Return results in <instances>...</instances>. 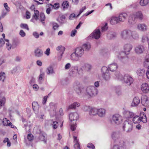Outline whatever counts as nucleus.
Instances as JSON below:
<instances>
[{
	"label": "nucleus",
	"mask_w": 149,
	"mask_h": 149,
	"mask_svg": "<svg viewBox=\"0 0 149 149\" xmlns=\"http://www.w3.org/2000/svg\"><path fill=\"white\" fill-rule=\"evenodd\" d=\"M134 40H136L139 38V35L138 33L136 31L131 30L130 37Z\"/></svg>",
	"instance_id": "nucleus-23"
},
{
	"label": "nucleus",
	"mask_w": 149,
	"mask_h": 149,
	"mask_svg": "<svg viewBox=\"0 0 149 149\" xmlns=\"http://www.w3.org/2000/svg\"><path fill=\"white\" fill-rule=\"evenodd\" d=\"M112 120L114 123L119 125L122 122V117L119 114H116L112 116Z\"/></svg>",
	"instance_id": "nucleus-8"
},
{
	"label": "nucleus",
	"mask_w": 149,
	"mask_h": 149,
	"mask_svg": "<svg viewBox=\"0 0 149 149\" xmlns=\"http://www.w3.org/2000/svg\"><path fill=\"white\" fill-rule=\"evenodd\" d=\"M87 147L90 149H95V147L94 145L92 143H89L87 145Z\"/></svg>",
	"instance_id": "nucleus-59"
},
{
	"label": "nucleus",
	"mask_w": 149,
	"mask_h": 149,
	"mask_svg": "<svg viewBox=\"0 0 149 149\" xmlns=\"http://www.w3.org/2000/svg\"><path fill=\"white\" fill-rule=\"evenodd\" d=\"M78 67L76 65L75 66H72V67L71 68V71H78Z\"/></svg>",
	"instance_id": "nucleus-61"
},
{
	"label": "nucleus",
	"mask_w": 149,
	"mask_h": 149,
	"mask_svg": "<svg viewBox=\"0 0 149 149\" xmlns=\"http://www.w3.org/2000/svg\"><path fill=\"white\" fill-rule=\"evenodd\" d=\"M134 18H138L140 20H142L143 17L142 13L141 11L136 12L135 14L134 15Z\"/></svg>",
	"instance_id": "nucleus-35"
},
{
	"label": "nucleus",
	"mask_w": 149,
	"mask_h": 149,
	"mask_svg": "<svg viewBox=\"0 0 149 149\" xmlns=\"http://www.w3.org/2000/svg\"><path fill=\"white\" fill-rule=\"evenodd\" d=\"M132 45L130 44H127L124 46V52L120 53L118 55V58L124 63L128 61V58L125 56V54H128L132 48Z\"/></svg>",
	"instance_id": "nucleus-1"
},
{
	"label": "nucleus",
	"mask_w": 149,
	"mask_h": 149,
	"mask_svg": "<svg viewBox=\"0 0 149 149\" xmlns=\"http://www.w3.org/2000/svg\"><path fill=\"white\" fill-rule=\"evenodd\" d=\"M79 58L75 52L72 53L70 56V59L73 61H78L79 60Z\"/></svg>",
	"instance_id": "nucleus-26"
},
{
	"label": "nucleus",
	"mask_w": 149,
	"mask_h": 149,
	"mask_svg": "<svg viewBox=\"0 0 149 149\" xmlns=\"http://www.w3.org/2000/svg\"><path fill=\"white\" fill-rule=\"evenodd\" d=\"M116 92L117 94L119 95L122 94V93L121 91V88L120 87H117L115 88Z\"/></svg>",
	"instance_id": "nucleus-47"
},
{
	"label": "nucleus",
	"mask_w": 149,
	"mask_h": 149,
	"mask_svg": "<svg viewBox=\"0 0 149 149\" xmlns=\"http://www.w3.org/2000/svg\"><path fill=\"white\" fill-rule=\"evenodd\" d=\"M116 36V33L113 31H109L107 35V37L109 39H113L115 38Z\"/></svg>",
	"instance_id": "nucleus-18"
},
{
	"label": "nucleus",
	"mask_w": 149,
	"mask_h": 149,
	"mask_svg": "<svg viewBox=\"0 0 149 149\" xmlns=\"http://www.w3.org/2000/svg\"><path fill=\"white\" fill-rule=\"evenodd\" d=\"M103 79L106 81L109 80L110 78V74L109 73L102 74Z\"/></svg>",
	"instance_id": "nucleus-38"
},
{
	"label": "nucleus",
	"mask_w": 149,
	"mask_h": 149,
	"mask_svg": "<svg viewBox=\"0 0 149 149\" xmlns=\"http://www.w3.org/2000/svg\"><path fill=\"white\" fill-rule=\"evenodd\" d=\"M79 117V115L77 112L71 113L69 115V118L71 121H76Z\"/></svg>",
	"instance_id": "nucleus-12"
},
{
	"label": "nucleus",
	"mask_w": 149,
	"mask_h": 149,
	"mask_svg": "<svg viewBox=\"0 0 149 149\" xmlns=\"http://www.w3.org/2000/svg\"><path fill=\"white\" fill-rule=\"evenodd\" d=\"M75 52L80 58L84 55V50L82 47H79L75 49Z\"/></svg>",
	"instance_id": "nucleus-13"
},
{
	"label": "nucleus",
	"mask_w": 149,
	"mask_h": 149,
	"mask_svg": "<svg viewBox=\"0 0 149 149\" xmlns=\"http://www.w3.org/2000/svg\"><path fill=\"white\" fill-rule=\"evenodd\" d=\"M80 106V103L77 102H74L72 104H70L68 107V109H75L76 107H78Z\"/></svg>",
	"instance_id": "nucleus-30"
},
{
	"label": "nucleus",
	"mask_w": 149,
	"mask_h": 149,
	"mask_svg": "<svg viewBox=\"0 0 149 149\" xmlns=\"http://www.w3.org/2000/svg\"><path fill=\"white\" fill-rule=\"evenodd\" d=\"M73 88L79 96L82 97L85 95V88L82 87L79 82L76 81L74 83Z\"/></svg>",
	"instance_id": "nucleus-2"
},
{
	"label": "nucleus",
	"mask_w": 149,
	"mask_h": 149,
	"mask_svg": "<svg viewBox=\"0 0 149 149\" xmlns=\"http://www.w3.org/2000/svg\"><path fill=\"white\" fill-rule=\"evenodd\" d=\"M108 28L107 24V23H105V25L102 27V31L104 32L107 30Z\"/></svg>",
	"instance_id": "nucleus-55"
},
{
	"label": "nucleus",
	"mask_w": 149,
	"mask_h": 149,
	"mask_svg": "<svg viewBox=\"0 0 149 149\" xmlns=\"http://www.w3.org/2000/svg\"><path fill=\"white\" fill-rule=\"evenodd\" d=\"M34 54L35 56L37 58L42 57L43 55V52L42 50L39 48H37L34 50Z\"/></svg>",
	"instance_id": "nucleus-11"
},
{
	"label": "nucleus",
	"mask_w": 149,
	"mask_h": 149,
	"mask_svg": "<svg viewBox=\"0 0 149 149\" xmlns=\"http://www.w3.org/2000/svg\"><path fill=\"white\" fill-rule=\"evenodd\" d=\"M45 75V73L43 72H41L39 77L38 81L39 83L41 84L42 83L41 80L43 79Z\"/></svg>",
	"instance_id": "nucleus-49"
},
{
	"label": "nucleus",
	"mask_w": 149,
	"mask_h": 149,
	"mask_svg": "<svg viewBox=\"0 0 149 149\" xmlns=\"http://www.w3.org/2000/svg\"><path fill=\"white\" fill-rule=\"evenodd\" d=\"M138 29L142 31H145L147 30V26L144 24H139L138 25Z\"/></svg>",
	"instance_id": "nucleus-32"
},
{
	"label": "nucleus",
	"mask_w": 149,
	"mask_h": 149,
	"mask_svg": "<svg viewBox=\"0 0 149 149\" xmlns=\"http://www.w3.org/2000/svg\"><path fill=\"white\" fill-rule=\"evenodd\" d=\"M91 108V107L89 106L85 105L83 107L82 109L85 111H90Z\"/></svg>",
	"instance_id": "nucleus-50"
},
{
	"label": "nucleus",
	"mask_w": 149,
	"mask_h": 149,
	"mask_svg": "<svg viewBox=\"0 0 149 149\" xmlns=\"http://www.w3.org/2000/svg\"><path fill=\"white\" fill-rule=\"evenodd\" d=\"M123 130L126 131L127 133L131 132L133 128L132 123L131 121L127 120L125 121L124 123L123 127Z\"/></svg>",
	"instance_id": "nucleus-5"
},
{
	"label": "nucleus",
	"mask_w": 149,
	"mask_h": 149,
	"mask_svg": "<svg viewBox=\"0 0 149 149\" xmlns=\"http://www.w3.org/2000/svg\"><path fill=\"white\" fill-rule=\"evenodd\" d=\"M119 145V143H116V144L114 145L113 147L111 148V149H120L119 147H121Z\"/></svg>",
	"instance_id": "nucleus-57"
},
{
	"label": "nucleus",
	"mask_w": 149,
	"mask_h": 149,
	"mask_svg": "<svg viewBox=\"0 0 149 149\" xmlns=\"http://www.w3.org/2000/svg\"><path fill=\"white\" fill-rule=\"evenodd\" d=\"M5 99L4 97H3L0 100V107H2L5 103Z\"/></svg>",
	"instance_id": "nucleus-54"
},
{
	"label": "nucleus",
	"mask_w": 149,
	"mask_h": 149,
	"mask_svg": "<svg viewBox=\"0 0 149 149\" xmlns=\"http://www.w3.org/2000/svg\"><path fill=\"white\" fill-rule=\"evenodd\" d=\"M33 109L36 114H37L39 109V105L36 102H33L32 104Z\"/></svg>",
	"instance_id": "nucleus-19"
},
{
	"label": "nucleus",
	"mask_w": 149,
	"mask_h": 149,
	"mask_svg": "<svg viewBox=\"0 0 149 149\" xmlns=\"http://www.w3.org/2000/svg\"><path fill=\"white\" fill-rule=\"evenodd\" d=\"M140 103V100L138 97H135L131 104V106L135 107L137 106Z\"/></svg>",
	"instance_id": "nucleus-31"
},
{
	"label": "nucleus",
	"mask_w": 149,
	"mask_h": 149,
	"mask_svg": "<svg viewBox=\"0 0 149 149\" xmlns=\"http://www.w3.org/2000/svg\"><path fill=\"white\" fill-rule=\"evenodd\" d=\"M39 139L41 141H44L45 143H46V140L45 139V137L43 135H40Z\"/></svg>",
	"instance_id": "nucleus-53"
},
{
	"label": "nucleus",
	"mask_w": 149,
	"mask_h": 149,
	"mask_svg": "<svg viewBox=\"0 0 149 149\" xmlns=\"http://www.w3.org/2000/svg\"><path fill=\"white\" fill-rule=\"evenodd\" d=\"M34 13V14L31 20V21L33 22H34V19L36 20L38 19L39 15V12L38 10H35Z\"/></svg>",
	"instance_id": "nucleus-27"
},
{
	"label": "nucleus",
	"mask_w": 149,
	"mask_h": 149,
	"mask_svg": "<svg viewBox=\"0 0 149 149\" xmlns=\"http://www.w3.org/2000/svg\"><path fill=\"white\" fill-rule=\"evenodd\" d=\"M115 75L118 79L120 80H123L124 77L119 72H116Z\"/></svg>",
	"instance_id": "nucleus-41"
},
{
	"label": "nucleus",
	"mask_w": 149,
	"mask_h": 149,
	"mask_svg": "<svg viewBox=\"0 0 149 149\" xmlns=\"http://www.w3.org/2000/svg\"><path fill=\"white\" fill-rule=\"evenodd\" d=\"M141 90L144 93H147L149 92V85L148 84H143L141 87Z\"/></svg>",
	"instance_id": "nucleus-14"
},
{
	"label": "nucleus",
	"mask_w": 149,
	"mask_h": 149,
	"mask_svg": "<svg viewBox=\"0 0 149 149\" xmlns=\"http://www.w3.org/2000/svg\"><path fill=\"white\" fill-rule=\"evenodd\" d=\"M102 74H106V73H109V69L108 68L105 66H103L102 67L101 69Z\"/></svg>",
	"instance_id": "nucleus-43"
},
{
	"label": "nucleus",
	"mask_w": 149,
	"mask_h": 149,
	"mask_svg": "<svg viewBox=\"0 0 149 149\" xmlns=\"http://www.w3.org/2000/svg\"><path fill=\"white\" fill-rule=\"evenodd\" d=\"M120 22L118 17H113L111 18L110 23L112 25H114L119 23Z\"/></svg>",
	"instance_id": "nucleus-33"
},
{
	"label": "nucleus",
	"mask_w": 149,
	"mask_h": 149,
	"mask_svg": "<svg viewBox=\"0 0 149 149\" xmlns=\"http://www.w3.org/2000/svg\"><path fill=\"white\" fill-rule=\"evenodd\" d=\"M144 66L146 68L149 67V62L147 61H145L143 63Z\"/></svg>",
	"instance_id": "nucleus-64"
},
{
	"label": "nucleus",
	"mask_w": 149,
	"mask_h": 149,
	"mask_svg": "<svg viewBox=\"0 0 149 149\" xmlns=\"http://www.w3.org/2000/svg\"><path fill=\"white\" fill-rule=\"evenodd\" d=\"M19 44L18 40L16 39H14L13 40L12 43V48H15Z\"/></svg>",
	"instance_id": "nucleus-44"
},
{
	"label": "nucleus",
	"mask_w": 149,
	"mask_h": 149,
	"mask_svg": "<svg viewBox=\"0 0 149 149\" xmlns=\"http://www.w3.org/2000/svg\"><path fill=\"white\" fill-rule=\"evenodd\" d=\"M20 27L22 28L26 29L28 31L29 30V28L27 24L22 23L20 25Z\"/></svg>",
	"instance_id": "nucleus-48"
},
{
	"label": "nucleus",
	"mask_w": 149,
	"mask_h": 149,
	"mask_svg": "<svg viewBox=\"0 0 149 149\" xmlns=\"http://www.w3.org/2000/svg\"><path fill=\"white\" fill-rule=\"evenodd\" d=\"M101 36V33L99 29H96L90 35V37L96 39H99Z\"/></svg>",
	"instance_id": "nucleus-9"
},
{
	"label": "nucleus",
	"mask_w": 149,
	"mask_h": 149,
	"mask_svg": "<svg viewBox=\"0 0 149 149\" xmlns=\"http://www.w3.org/2000/svg\"><path fill=\"white\" fill-rule=\"evenodd\" d=\"M56 50L58 51V53L61 57L62 56L65 50V48L62 46H59L56 48Z\"/></svg>",
	"instance_id": "nucleus-28"
},
{
	"label": "nucleus",
	"mask_w": 149,
	"mask_h": 149,
	"mask_svg": "<svg viewBox=\"0 0 149 149\" xmlns=\"http://www.w3.org/2000/svg\"><path fill=\"white\" fill-rule=\"evenodd\" d=\"M106 113V110L104 109L100 108L98 109L97 115L100 117L105 116Z\"/></svg>",
	"instance_id": "nucleus-17"
},
{
	"label": "nucleus",
	"mask_w": 149,
	"mask_h": 149,
	"mask_svg": "<svg viewBox=\"0 0 149 149\" xmlns=\"http://www.w3.org/2000/svg\"><path fill=\"white\" fill-rule=\"evenodd\" d=\"M149 3V0H141L140 5L142 6H146Z\"/></svg>",
	"instance_id": "nucleus-42"
},
{
	"label": "nucleus",
	"mask_w": 149,
	"mask_h": 149,
	"mask_svg": "<svg viewBox=\"0 0 149 149\" xmlns=\"http://www.w3.org/2000/svg\"><path fill=\"white\" fill-rule=\"evenodd\" d=\"M124 82L128 86H130L133 82V79L129 74H125L123 77Z\"/></svg>",
	"instance_id": "nucleus-7"
},
{
	"label": "nucleus",
	"mask_w": 149,
	"mask_h": 149,
	"mask_svg": "<svg viewBox=\"0 0 149 149\" xmlns=\"http://www.w3.org/2000/svg\"><path fill=\"white\" fill-rule=\"evenodd\" d=\"M98 109L95 107H91L89 111V113L90 116H95L97 115Z\"/></svg>",
	"instance_id": "nucleus-24"
},
{
	"label": "nucleus",
	"mask_w": 149,
	"mask_h": 149,
	"mask_svg": "<svg viewBox=\"0 0 149 149\" xmlns=\"http://www.w3.org/2000/svg\"><path fill=\"white\" fill-rule=\"evenodd\" d=\"M118 68V65L116 63L111 64L108 66L109 70L111 72H114Z\"/></svg>",
	"instance_id": "nucleus-20"
},
{
	"label": "nucleus",
	"mask_w": 149,
	"mask_h": 149,
	"mask_svg": "<svg viewBox=\"0 0 149 149\" xmlns=\"http://www.w3.org/2000/svg\"><path fill=\"white\" fill-rule=\"evenodd\" d=\"M121 134L118 131L113 132L111 134V137L114 142L119 143V146H123L124 142L123 140H121Z\"/></svg>",
	"instance_id": "nucleus-3"
},
{
	"label": "nucleus",
	"mask_w": 149,
	"mask_h": 149,
	"mask_svg": "<svg viewBox=\"0 0 149 149\" xmlns=\"http://www.w3.org/2000/svg\"><path fill=\"white\" fill-rule=\"evenodd\" d=\"M141 102L143 105L146 107H149V99L146 95H143L142 97Z\"/></svg>",
	"instance_id": "nucleus-10"
},
{
	"label": "nucleus",
	"mask_w": 149,
	"mask_h": 149,
	"mask_svg": "<svg viewBox=\"0 0 149 149\" xmlns=\"http://www.w3.org/2000/svg\"><path fill=\"white\" fill-rule=\"evenodd\" d=\"M27 139L29 141H32L33 139V136L31 134H29L27 136Z\"/></svg>",
	"instance_id": "nucleus-62"
},
{
	"label": "nucleus",
	"mask_w": 149,
	"mask_h": 149,
	"mask_svg": "<svg viewBox=\"0 0 149 149\" xmlns=\"http://www.w3.org/2000/svg\"><path fill=\"white\" fill-rule=\"evenodd\" d=\"M53 128L56 129L58 125V122L56 121H54L52 124Z\"/></svg>",
	"instance_id": "nucleus-60"
},
{
	"label": "nucleus",
	"mask_w": 149,
	"mask_h": 149,
	"mask_svg": "<svg viewBox=\"0 0 149 149\" xmlns=\"http://www.w3.org/2000/svg\"><path fill=\"white\" fill-rule=\"evenodd\" d=\"M62 6L63 9H67L69 6V3L67 1H64L62 4Z\"/></svg>",
	"instance_id": "nucleus-46"
},
{
	"label": "nucleus",
	"mask_w": 149,
	"mask_h": 149,
	"mask_svg": "<svg viewBox=\"0 0 149 149\" xmlns=\"http://www.w3.org/2000/svg\"><path fill=\"white\" fill-rule=\"evenodd\" d=\"M131 30L125 29L121 32L120 36L122 39L124 40H128L130 38Z\"/></svg>",
	"instance_id": "nucleus-6"
},
{
	"label": "nucleus",
	"mask_w": 149,
	"mask_h": 149,
	"mask_svg": "<svg viewBox=\"0 0 149 149\" xmlns=\"http://www.w3.org/2000/svg\"><path fill=\"white\" fill-rule=\"evenodd\" d=\"M132 121L134 123H138L141 122V119L139 116L135 115L133 117Z\"/></svg>",
	"instance_id": "nucleus-36"
},
{
	"label": "nucleus",
	"mask_w": 149,
	"mask_h": 149,
	"mask_svg": "<svg viewBox=\"0 0 149 149\" xmlns=\"http://www.w3.org/2000/svg\"><path fill=\"white\" fill-rule=\"evenodd\" d=\"M19 35L21 37H24L26 36V33L22 30H21L19 33Z\"/></svg>",
	"instance_id": "nucleus-63"
},
{
	"label": "nucleus",
	"mask_w": 149,
	"mask_h": 149,
	"mask_svg": "<svg viewBox=\"0 0 149 149\" xmlns=\"http://www.w3.org/2000/svg\"><path fill=\"white\" fill-rule=\"evenodd\" d=\"M40 20L43 25L45 24V23L43 22L45 19V17L44 14L43 13H41L40 14Z\"/></svg>",
	"instance_id": "nucleus-40"
},
{
	"label": "nucleus",
	"mask_w": 149,
	"mask_h": 149,
	"mask_svg": "<svg viewBox=\"0 0 149 149\" xmlns=\"http://www.w3.org/2000/svg\"><path fill=\"white\" fill-rule=\"evenodd\" d=\"M83 49H84L85 51H88L91 48V45L90 43H86L84 44L82 47Z\"/></svg>",
	"instance_id": "nucleus-37"
},
{
	"label": "nucleus",
	"mask_w": 149,
	"mask_h": 149,
	"mask_svg": "<svg viewBox=\"0 0 149 149\" xmlns=\"http://www.w3.org/2000/svg\"><path fill=\"white\" fill-rule=\"evenodd\" d=\"M6 78V74L4 72H1L0 73V80L4 82Z\"/></svg>",
	"instance_id": "nucleus-45"
},
{
	"label": "nucleus",
	"mask_w": 149,
	"mask_h": 149,
	"mask_svg": "<svg viewBox=\"0 0 149 149\" xmlns=\"http://www.w3.org/2000/svg\"><path fill=\"white\" fill-rule=\"evenodd\" d=\"M149 38L146 36H143L142 37V42H145L147 41Z\"/></svg>",
	"instance_id": "nucleus-58"
},
{
	"label": "nucleus",
	"mask_w": 149,
	"mask_h": 149,
	"mask_svg": "<svg viewBox=\"0 0 149 149\" xmlns=\"http://www.w3.org/2000/svg\"><path fill=\"white\" fill-rule=\"evenodd\" d=\"M98 93V90L94 86H90L85 88V95L90 96L96 95Z\"/></svg>",
	"instance_id": "nucleus-4"
},
{
	"label": "nucleus",
	"mask_w": 149,
	"mask_h": 149,
	"mask_svg": "<svg viewBox=\"0 0 149 149\" xmlns=\"http://www.w3.org/2000/svg\"><path fill=\"white\" fill-rule=\"evenodd\" d=\"M127 15L125 13H121L119 14L118 18L120 22H124L127 18Z\"/></svg>",
	"instance_id": "nucleus-22"
},
{
	"label": "nucleus",
	"mask_w": 149,
	"mask_h": 149,
	"mask_svg": "<svg viewBox=\"0 0 149 149\" xmlns=\"http://www.w3.org/2000/svg\"><path fill=\"white\" fill-rule=\"evenodd\" d=\"M92 68V65L88 63H85L82 66L81 69L87 71H90Z\"/></svg>",
	"instance_id": "nucleus-25"
},
{
	"label": "nucleus",
	"mask_w": 149,
	"mask_h": 149,
	"mask_svg": "<svg viewBox=\"0 0 149 149\" xmlns=\"http://www.w3.org/2000/svg\"><path fill=\"white\" fill-rule=\"evenodd\" d=\"M46 72L48 75L52 74L55 73L53 68L52 66H49L47 68Z\"/></svg>",
	"instance_id": "nucleus-34"
},
{
	"label": "nucleus",
	"mask_w": 149,
	"mask_h": 149,
	"mask_svg": "<svg viewBox=\"0 0 149 149\" xmlns=\"http://www.w3.org/2000/svg\"><path fill=\"white\" fill-rule=\"evenodd\" d=\"M136 73L139 76H143L144 74L145 70L144 69H139L137 70Z\"/></svg>",
	"instance_id": "nucleus-39"
},
{
	"label": "nucleus",
	"mask_w": 149,
	"mask_h": 149,
	"mask_svg": "<svg viewBox=\"0 0 149 149\" xmlns=\"http://www.w3.org/2000/svg\"><path fill=\"white\" fill-rule=\"evenodd\" d=\"M144 47L142 45H139L136 46L135 48V52L138 54H141L143 53L144 51Z\"/></svg>",
	"instance_id": "nucleus-15"
},
{
	"label": "nucleus",
	"mask_w": 149,
	"mask_h": 149,
	"mask_svg": "<svg viewBox=\"0 0 149 149\" xmlns=\"http://www.w3.org/2000/svg\"><path fill=\"white\" fill-rule=\"evenodd\" d=\"M52 24L53 25V28L54 30L57 29L59 26L58 24L56 22H53L52 23Z\"/></svg>",
	"instance_id": "nucleus-52"
},
{
	"label": "nucleus",
	"mask_w": 149,
	"mask_h": 149,
	"mask_svg": "<svg viewBox=\"0 0 149 149\" xmlns=\"http://www.w3.org/2000/svg\"><path fill=\"white\" fill-rule=\"evenodd\" d=\"M73 138L74 142L75 143L74 145V147L75 149H80L79 140L77 139V137L75 136H74Z\"/></svg>",
	"instance_id": "nucleus-29"
},
{
	"label": "nucleus",
	"mask_w": 149,
	"mask_h": 149,
	"mask_svg": "<svg viewBox=\"0 0 149 149\" xmlns=\"http://www.w3.org/2000/svg\"><path fill=\"white\" fill-rule=\"evenodd\" d=\"M78 71H70L71 75L73 77L76 76L77 74Z\"/></svg>",
	"instance_id": "nucleus-56"
},
{
	"label": "nucleus",
	"mask_w": 149,
	"mask_h": 149,
	"mask_svg": "<svg viewBox=\"0 0 149 149\" xmlns=\"http://www.w3.org/2000/svg\"><path fill=\"white\" fill-rule=\"evenodd\" d=\"M50 111H53L54 114H56V109L57 106L56 104L54 102H51L49 104Z\"/></svg>",
	"instance_id": "nucleus-16"
},
{
	"label": "nucleus",
	"mask_w": 149,
	"mask_h": 149,
	"mask_svg": "<svg viewBox=\"0 0 149 149\" xmlns=\"http://www.w3.org/2000/svg\"><path fill=\"white\" fill-rule=\"evenodd\" d=\"M141 120L143 123H145L147 122V119L146 115H143V116L140 117Z\"/></svg>",
	"instance_id": "nucleus-51"
},
{
	"label": "nucleus",
	"mask_w": 149,
	"mask_h": 149,
	"mask_svg": "<svg viewBox=\"0 0 149 149\" xmlns=\"http://www.w3.org/2000/svg\"><path fill=\"white\" fill-rule=\"evenodd\" d=\"M125 117L127 118H133L135 114L132 112L129 111H125L124 112Z\"/></svg>",
	"instance_id": "nucleus-21"
}]
</instances>
